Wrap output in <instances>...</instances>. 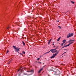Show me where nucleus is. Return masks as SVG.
I'll list each match as a JSON object with an SVG mask.
<instances>
[{
  "mask_svg": "<svg viewBox=\"0 0 76 76\" xmlns=\"http://www.w3.org/2000/svg\"><path fill=\"white\" fill-rule=\"evenodd\" d=\"M73 33H69L67 36V38H69V37H72L73 35H74Z\"/></svg>",
  "mask_w": 76,
  "mask_h": 76,
  "instance_id": "7ed1b4c3",
  "label": "nucleus"
},
{
  "mask_svg": "<svg viewBox=\"0 0 76 76\" xmlns=\"http://www.w3.org/2000/svg\"><path fill=\"white\" fill-rule=\"evenodd\" d=\"M51 39H50V40L49 41H51Z\"/></svg>",
  "mask_w": 76,
  "mask_h": 76,
  "instance_id": "72a5a7b5",
  "label": "nucleus"
},
{
  "mask_svg": "<svg viewBox=\"0 0 76 76\" xmlns=\"http://www.w3.org/2000/svg\"><path fill=\"white\" fill-rule=\"evenodd\" d=\"M42 70H43V68H42L41 69H40V70H39V71L38 72L39 73H40L41 72V71H42Z\"/></svg>",
  "mask_w": 76,
  "mask_h": 76,
  "instance_id": "1a4fd4ad",
  "label": "nucleus"
},
{
  "mask_svg": "<svg viewBox=\"0 0 76 76\" xmlns=\"http://www.w3.org/2000/svg\"><path fill=\"white\" fill-rule=\"evenodd\" d=\"M65 50H66V49H65Z\"/></svg>",
  "mask_w": 76,
  "mask_h": 76,
  "instance_id": "ea45409f",
  "label": "nucleus"
},
{
  "mask_svg": "<svg viewBox=\"0 0 76 76\" xmlns=\"http://www.w3.org/2000/svg\"><path fill=\"white\" fill-rule=\"evenodd\" d=\"M48 76H49V75H48Z\"/></svg>",
  "mask_w": 76,
  "mask_h": 76,
  "instance_id": "79ce46f5",
  "label": "nucleus"
},
{
  "mask_svg": "<svg viewBox=\"0 0 76 76\" xmlns=\"http://www.w3.org/2000/svg\"><path fill=\"white\" fill-rule=\"evenodd\" d=\"M20 72L19 73V76H22V75H21V73H22V71L20 70V69L18 70V72L19 71Z\"/></svg>",
  "mask_w": 76,
  "mask_h": 76,
  "instance_id": "0eeeda50",
  "label": "nucleus"
},
{
  "mask_svg": "<svg viewBox=\"0 0 76 76\" xmlns=\"http://www.w3.org/2000/svg\"><path fill=\"white\" fill-rule=\"evenodd\" d=\"M58 28H60V29H61V27H60V26H58Z\"/></svg>",
  "mask_w": 76,
  "mask_h": 76,
  "instance_id": "b1692460",
  "label": "nucleus"
},
{
  "mask_svg": "<svg viewBox=\"0 0 76 76\" xmlns=\"http://www.w3.org/2000/svg\"><path fill=\"white\" fill-rule=\"evenodd\" d=\"M39 59H40V58H38L37 59V60H39Z\"/></svg>",
  "mask_w": 76,
  "mask_h": 76,
  "instance_id": "bb28decb",
  "label": "nucleus"
},
{
  "mask_svg": "<svg viewBox=\"0 0 76 76\" xmlns=\"http://www.w3.org/2000/svg\"><path fill=\"white\" fill-rule=\"evenodd\" d=\"M9 62H10V61H9ZM10 64V62L8 63V64Z\"/></svg>",
  "mask_w": 76,
  "mask_h": 76,
  "instance_id": "473e14b6",
  "label": "nucleus"
},
{
  "mask_svg": "<svg viewBox=\"0 0 76 76\" xmlns=\"http://www.w3.org/2000/svg\"><path fill=\"white\" fill-rule=\"evenodd\" d=\"M51 42V41H50V40H49L48 42V44H49L50 43V42Z\"/></svg>",
  "mask_w": 76,
  "mask_h": 76,
  "instance_id": "4be33fe9",
  "label": "nucleus"
},
{
  "mask_svg": "<svg viewBox=\"0 0 76 76\" xmlns=\"http://www.w3.org/2000/svg\"><path fill=\"white\" fill-rule=\"evenodd\" d=\"M39 63H41V62H39Z\"/></svg>",
  "mask_w": 76,
  "mask_h": 76,
  "instance_id": "4c0bfd02",
  "label": "nucleus"
},
{
  "mask_svg": "<svg viewBox=\"0 0 76 76\" xmlns=\"http://www.w3.org/2000/svg\"><path fill=\"white\" fill-rule=\"evenodd\" d=\"M53 45H54V43L53 44Z\"/></svg>",
  "mask_w": 76,
  "mask_h": 76,
  "instance_id": "c9c22d12",
  "label": "nucleus"
},
{
  "mask_svg": "<svg viewBox=\"0 0 76 76\" xmlns=\"http://www.w3.org/2000/svg\"><path fill=\"white\" fill-rule=\"evenodd\" d=\"M71 2H72V4H74V3H75V2H74V1H71Z\"/></svg>",
  "mask_w": 76,
  "mask_h": 76,
  "instance_id": "6ab92c4d",
  "label": "nucleus"
},
{
  "mask_svg": "<svg viewBox=\"0 0 76 76\" xmlns=\"http://www.w3.org/2000/svg\"><path fill=\"white\" fill-rule=\"evenodd\" d=\"M13 48H15V49L17 48L16 47V46H13Z\"/></svg>",
  "mask_w": 76,
  "mask_h": 76,
  "instance_id": "a211bd4d",
  "label": "nucleus"
},
{
  "mask_svg": "<svg viewBox=\"0 0 76 76\" xmlns=\"http://www.w3.org/2000/svg\"><path fill=\"white\" fill-rule=\"evenodd\" d=\"M9 51L8 50H7L6 53L7 54V53H9Z\"/></svg>",
  "mask_w": 76,
  "mask_h": 76,
  "instance_id": "412c9836",
  "label": "nucleus"
},
{
  "mask_svg": "<svg viewBox=\"0 0 76 76\" xmlns=\"http://www.w3.org/2000/svg\"><path fill=\"white\" fill-rule=\"evenodd\" d=\"M64 47H65V46H64L63 47H62V48H64Z\"/></svg>",
  "mask_w": 76,
  "mask_h": 76,
  "instance_id": "cd10ccee",
  "label": "nucleus"
},
{
  "mask_svg": "<svg viewBox=\"0 0 76 76\" xmlns=\"http://www.w3.org/2000/svg\"><path fill=\"white\" fill-rule=\"evenodd\" d=\"M57 50V49H56V48H55V49H51L50 50V51H54V50Z\"/></svg>",
  "mask_w": 76,
  "mask_h": 76,
  "instance_id": "9b49d317",
  "label": "nucleus"
},
{
  "mask_svg": "<svg viewBox=\"0 0 76 76\" xmlns=\"http://www.w3.org/2000/svg\"><path fill=\"white\" fill-rule=\"evenodd\" d=\"M53 47H56V46H55V45L53 46Z\"/></svg>",
  "mask_w": 76,
  "mask_h": 76,
  "instance_id": "f704fd0d",
  "label": "nucleus"
},
{
  "mask_svg": "<svg viewBox=\"0 0 76 76\" xmlns=\"http://www.w3.org/2000/svg\"><path fill=\"white\" fill-rule=\"evenodd\" d=\"M59 47L58 46H57L56 48V49H58V48Z\"/></svg>",
  "mask_w": 76,
  "mask_h": 76,
  "instance_id": "393cba45",
  "label": "nucleus"
},
{
  "mask_svg": "<svg viewBox=\"0 0 76 76\" xmlns=\"http://www.w3.org/2000/svg\"><path fill=\"white\" fill-rule=\"evenodd\" d=\"M60 37H59L58 39H57V41H60Z\"/></svg>",
  "mask_w": 76,
  "mask_h": 76,
  "instance_id": "dca6fc26",
  "label": "nucleus"
},
{
  "mask_svg": "<svg viewBox=\"0 0 76 76\" xmlns=\"http://www.w3.org/2000/svg\"><path fill=\"white\" fill-rule=\"evenodd\" d=\"M23 54H25V52L24 51L22 52Z\"/></svg>",
  "mask_w": 76,
  "mask_h": 76,
  "instance_id": "aec40b11",
  "label": "nucleus"
},
{
  "mask_svg": "<svg viewBox=\"0 0 76 76\" xmlns=\"http://www.w3.org/2000/svg\"><path fill=\"white\" fill-rule=\"evenodd\" d=\"M53 43H54V42H53Z\"/></svg>",
  "mask_w": 76,
  "mask_h": 76,
  "instance_id": "58836bf2",
  "label": "nucleus"
},
{
  "mask_svg": "<svg viewBox=\"0 0 76 76\" xmlns=\"http://www.w3.org/2000/svg\"><path fill=\"white\" fill-rule=\"evenodd\" d=\"M75 41V40H69L68 41L69 43H70V42H74Z\"/></svg>",
  "mask_w": 76,
  "mask_h": 76,
  "instance_id": "39448f33",
  "label": "nucleus"
},
{
  "mask_svg": "<svg viewBox=\"0 0 76 76\" xmlns=\"http://www.w3.org/2000/svg\"><path fill=\"white\" fill-rule=\"evenodd\" d=\"M63 44H64V43H61V46H62V45H63Z\"/></svg>",
  "mask_w": 76,
  "mask_h": 76,
  "instance_id": "5701e85b",
  "label": "nucleus"
},
{
  "mask_svg": "<svg viewBox=\"0 0 76 76\" xmlns=\"http://www.w3.org/2000/svg\"><path fill=\"white\" fill-rule=\"evenodd\" d=\"M20 54L21 55H23V54L21 53H20Z\"/></svg>",
  "mask_w": 76,
  "mask_h": 76,
  "instance_id": "c85d7f7f",
  "label": "nucleus"
},
{
  "mask_svg": "<svg viewBox=\"0 0 76 76\" xmlns=\"http://www.w3.org/2000/svg\"><path fill=\"white\" fill-rule=\"evenodd\" d=\"M20 49V48H15V50L18 53V52L19 51Z\"/></svg>",
  "mask_w": 76,
  "mask_h": 76,
  "instance_id": "423d86ee",
  "label": "nucleus"
},
{
  "mask_svg": "<svg viewBox=\"0 0 76 76\" xmlns=\"http://www.w3.org/2000/svg\"><path fill=\"white\" fill-rule=\"evenodd\" d=\"M52 53H56L57 51V50H51Z\"/></svg>",
  "mask_w": 76,
  "mask_h": 76,
  "instance_id": "6e6552de",
  "label": "nucleus"
},
{
  "mask_svg": "<svg viewBox=\"0 0 76 76\" xmlns=\"http://www.w3.org/2000/svg\"><path fill=\"white\" fill-rule=\"evenodd\" d=\"M57 54H58V52H57L55 54H53L52 56L50 57V58H54Z\"/></svg>",
  "mask_w": 76,
  "mask_h": 76,
  "instance_id": "20e7f679",
  "label": "nucleus"
},
{
  "mask_svg": "<svg viewBox=\"0 0 76 76\" xmlns=\"http://www.w3.org/2000/svg\"><path fill=\"white\" fill-rule=\"evenodd\" d=\"M0 76H1V75H0Z\"/></svg>",
  "mask_w": 76,
  "mask_h": 76,
  "instance_id": "a19ab883",
  "label": "nucleus"
},
{
  "mask_svg": "<svg viewBox=\"0 0 76 76\" xmlns=\"http://www.w3.org/2000/svg\"><path fill=\"white\" fill-rule=\"evenodd\" d=\"M72 43H73V42H71L69 43V44H68V45H69V46L70 45H71V44H72Z\"/></svg>",
  "mask_w": 76,
  "mask_h": 76,
  "instance_id": "4468645a",
  "label": "nucleus"
},
{
  "mask_svg": "<svg viewBox=\"0 0 76 76\" xmlns=\"http://www.w3.org/2000/svg\"><path fill=\"white\" fill-rule=\"evenodd\" d=\"M50 51H50V50L48 52H47V53H49L50 52Z\"/></svg>",
  "mask_w": 76,
  "mask_h": 76,
  "instance_id": "a878e982",
  "label": "nucleus"
},
{
  "mask_svg": "<svg viewBox=\"0 0 76 76\" xmlns=\"http://www.w3.org/2000/svg\"><path fill=\"white\" fill-rule=\"evenodd\" d=\"M53 72H54V73L53 74V75H60V71L58 70L57 71H57L54 70H53Z\"/></svg>",
  "mask_w": 76,
  "mask_h": 76,
  "instance_id": "f257e3e1",
  "label": "nucleus"
},
{
  "mask_svg": "<svg viewBox=\"0 0 76 76\" xmlns=\"http://www.w3.org/2000/svg\"><path fill=\"white\" fill-rule=\"evenodd\" d=\"M64 46L65 47H69V44H68V45H65Z\"/></svg>",
  "mask_w": 76,
  "mask_h": 76,
  "instance_id": "2eb2a0df",
  "label": "nucleus"
},
{
  "mask_svg": "<svg viewBox=\"0 0 76 76\" xmlns=\"http://www.w3.org/2000/svg\"><path fill=\"white\" fill-rule=\"evenodd\" d=\"M30 73H31V74H27L26 73H24V75H27V76H30V75H31L34 73V70H31L30 72Z\"/></svg>",
  "mask_w": 76,
  "mask_h": 76,
  "instance_id": "f03ea898",
  "label": "nucleus"
},
{
  "mask_svg": "<svg viewBox=\"0 0 76 76\" xmlns=\"http://www.w3.org/2000/svg\"><path fill=\"white\" fill-rule=\"evenodd\" d=\"M47 53H48L47 52V53H45V54H47Z\"/></svg>",
  "mask_w": 76,
  "mask_h": 76,
  "instance_id": "7c9ffc66",
  "label": "nucleus"
},
{
  "mask_svg": "<svg viewBox=\"0 0 76 76\" xmlns=\"http://www.w3.org/2000/svg\"><path fill=\"white\" fill-rule=\"evenodd\" d=\"M19 23H20V22H16L15 23V24H17V25H18Z\"/></svg>",
  "mask_w": 76,
  "mask_h": 76,
  "instance_id": "f8f14e48",
  "label": "nucleus"
},
{
  "mask_svg": "<svg viewBox=\"0 0 76 76\" xmlns=\"http://www.w3.org/2000/svg\"><path fill=\"white\" fill-rule=\"evenodd\" d=\"M7 30H8V31H9V27H8L7 28Z\"/></svg>",
  "mask_w": 76,
  "mask_h": 76,
  "instance_id": "f3484780",
  "label": "nucleus"
},
{
  "mask_svg": "<svg viewBox=\"0 0 76 76\" xmlns=\"http://www.w3.org/2000/svg\"><path fill=\"white\" fill-rule=\"evenodd\" d=\"M66 41H67L66 39H64V40H63L62 41V42L63 43V44H64V43H65V42H66Z\"/></svg>",
  "mask_w": 76,
  "mask_h": 76,
  "instance_id": "9d476101",
  "label": "nucleus"
},
{
  "mask_svg": "<svg viewBox=\"0 0 76 76\" xmlns=\"http://www.w3.org/2000/svg\"><path fill=\"white\" fill-rule=\"evenodd\" d=\"M22 42L23 45H24L25 46V43L24 42H23V41Z\"/></svg>",
  "mask_w": 76,
  "mask_h": 76,
  "instance_id": "ddd939ff",
  "label": "nucleus"
},
{
  "mask_svg": "<svg viewBox=\"0 0 76 76\" xmlns=\"http://www.w3.org/2000/svg\"><path fill=\"white\" fill-rule=\"evenodd\" d=\"M66 53V52H64V53L62 54V55H63V54H65Z\"/></svg>",
  "mask_w": 76,
  "mask_h": 76,
  "instance_id": "c756f323",
  "label": "nucleus"
},
{
  "mask_svg": "<svg viewBox=\"0 0 76 76\" xmlns=\"http://www.w3.org/2000/svg\"><path fill=\"white\" fill-rule=\"evenodd\" d=\"M59 52V50H58V52H58H58Z\"/></svg>",
  "mask_w": 76,
  "mask_h": 76,
  "instance_id": "e433bc0d",
  "label": "nucleus"
},
{
  "mask_svg": "<svg viewBox=\"0 0 76 76\" xmlns=\"http://www.w3.org/2000/svg\"><path fill=\"white\" fill-rule=\"evenodd\" d=\"M59 22V20H57V22Z\"/></svg>",
  "mask_w": 76,
  "mask_h": 76,
  "instance_id": "2f4dec72",
  "label": "nucleus"
}]
</instances>
